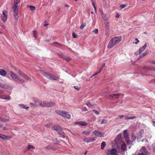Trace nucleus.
Wrapping results in <instances>:
<instances>
[{
  "mask_svg": "<svg viewBox=\"0 0 155 155\" xmlns=\"http://www.w3.org/2000/svg\"><path fill=\"white\" fill-rule=\"evenodd\" d=\"M121 37L120 36H117L112 38L109 42L107 48L110 49L116 44L118 43L121 40Z\"/></svg>",
  "mask_w": 155,
  "mask_h": 155,
  "instance_id": "1",
  "label": "nucleus"
},
{
  "mask_svg": "<svg viewBox=\"0 0 155 155\" xmlns=\"http://www.w3.org/2000/svg\"><path fill=\"white\" fill-rule=\"evenodd\" d=\"M41 73L44 76L51 80L60 81V78L51 74H49L44 71H41Z\"/></svg>",
  "mask_w": 155,
  "mask_h": 155,
  "instance_id": "2",
  "label": "nucleus"
},
{
  "mask_svg": "<svg viewBox=\"0 0 155 155\" xmlns=\"http://www.w3.org/2000/svg\"><path fill=\"white\" fill-rule=\"evenodd\" d=\"M55 112L57 114L68 119H69L71 118V115L68 112L58 110H56Z\"/></svg>",
  "mask_w": 155,
  "mask_h": 155,
  "instance_id": "3",
  "label": "nucleus"
},
{
  "mask_svg": "<svg viewBox=\"0 0 155 155\" xmlns=\"http://www.w3.org/2000/svg\"><path fill=\"white\" fill-rule=\"evenodd\" d=\"M53 130L57 131L60 137L64 138H65V136L64 133L63 131L59 125L54 126L52 127Z\"/></svg>",
  "mask_w": 155,
  "mask_h": 155,
  "instance_id": "4",
  "label": "nucleus"
},
{
  "mask_svg": "<svg viewBox=\"0 0 155 155\" xmlns=\"http://www.w3.org/2000/svg\"><path fill=\"white\" fill-rule=\"evenodd\" d=\"M19 6L18 5H14L13 7L14 12V17L15 20H17L18 19V13L19 12Z\"/></svg>",
  "mask_w": 155,
  "mask_h": 155,
  "instance_id": "5",
  "label": "nucleus"
},
{
  "mask_svg": "<svg viewBox=\"0 0 155 155\" xmlns=\"http://www.w3.org/2000/svg\"><path fill=\"white\" fill-rule=\"evenodd\" d=\"M10 76L14 81H19L20 83H22L25 82L23 80L20 79L18 75L12 72H11Z\"/></svg>",
  "mask_w": 155,
  "mask_h": 155,
  "instance_id": "6",
  "label": "nucleus"
},
{
  "mask_svg": "<svg viewBox=\"0 0 155 155\" xmlns=\"http://www.w3.org/2000/svg\"><path fill=\"white\" fill-rule=\"evenodd\" d=\"M107 155H118L117 150L115 149H107L106 151Z\"/></svg>",
  "mask_w": 155,
  "mask_h": 155,
  "instance_id": "7",
  "label": "nucleus"
},
{
  "mask_svg": "<svg viewBox=\"0 0 155 155\" xmlns=\"http://www.w3.org/2000/svg\"><path fill=\"white\" fill-rule=\"evenodd\" d=\"M7 11L4 10L2 12V15H1V18L3 22H5L7 21Z\"/></svg>",
  "mask_w": 155,
  "mask_h": 155,
  "instance_id": "8",
  "label": "nucleus"
},
{
  "mask_svg": "<svg viewBox=\"0 0 155 155\" xmlns=\"http://www.w3.org/2000/svg\"><path fill=\"white\" fill-rule=\"evenodd\" d=\"M93 133L95 136L98 137H103L104 135L102 132L97 130H94Z\"/></svg>",
  "mask_w": 155,
  "mask_h": 155,
  "instance_id": "9",
  "label": "nucleus"
},
{
  "mask_svg": "<svg viewBox=\"0 0 155 155\" xmlns=\"http://www.w3.org/2000/svg\"><path fill=\"white\" fill-rule=\"evenodd\" d=\"M0 87L8 90H12L13 87L11 85L4 84L2 83H0Z\"/></svg>",
  "mask_w": 155,
  "mask_h": 155,
  "instance_id": "10",
  "label": "nucleus"
},
{
  "mask_svg": "<svg viewBox=\"0 0 155 155\" xmlns=\"http://www.w3.org/2000/svg\"><path fill=\"white\" fill-rule=\"evenodd\" d=\"M95 139L94 138L91 137H87L84 139L83 141L87 143H89L94 141Z\"/></svg>",
  "mask_w": 155,
  "mask_h": 155,
  "instance_id": "11",
  "label": "nucleus"
},
{
  "mask_svg": "<svg viewBox=\"0 0 155 155\" xmlns=\"http://www.w3.org/2000/svg\"><path fill=\"white\" fill-rule=\"evenodd\" d=\"M44 107H52L55 105V103L52 102H47L45 101Z\"/></svg>",
  "mask_w": 155,
  "mask_h": 155,
  "instance_id": "12",
  "label": "nucleus"
},
{
  "mask_svg": "<svg viewBox=\"0 0 155 155\" xmlns=\"http://www.w3.org/2000/svg\"><path fill=\"white\" fill-rule=\"evenodd\" d=\"M143 133L144 131L143 129L140 130L138 132H137V136L138 140V139H140L142 137Z\"/></svg>",
  "mask_w": 155,
  "mask_h": 155,
  "instance_id": "13",
  "label": "nucleus"
},
{
  "mask_svg": "<svg viewBox=\"0 0 155 155\" xmlns=\"http://www.w3.org/2000/svg\"><path fill=\"white\" fill-rule=\"evenodd\" d=\"M120 95V94H112L111 95H109L108 96H107V97H111L113 98H118L119 97Z\"/></svg>",
  "mask_w": 155,
  "mask_h": 155,
  "instance_id": "14",
  "label": "nucleus"
},
{
  "mask_svg": "<svg viewBox=\"0 0 155 155\" xmlns=\"http://www.w3.org/2000/svg\"><path fill=\"white\" fill-rule=\"evenodd\" d=\"M147 46V44L146 43L144 44V45L143 46L140 48L139 50V52L140 54L146 48Z\"/></svg>",
  "mask_w": 155,
  "mask_h": 155,
  "instance_id": "15",
  "label": "nucleus"
},
{
  "mask_svg": "<svg viewBox=\"0 0 155 155\" xmlns=\"http://www.w3.org/2000/svg\"><path fill=\"white\" fill-rule=\"evenodd\" d=\"M0 137L3 139L7 140L10 139L11 137L0 134Z\"/></svg>",
  "mask_w": 155,
  "mask_h": 155,
  "instance_id": "16",
  "label": "nucleus"
},
{
  "mask_svg": "<svg viewBox=\"0 0 155 155\" xmlns=\"http://www.w3.org/2000/svg\"><path fill=\"white\" fill-rule=\"evenodd\" d=\"M35 102L37 103V105H39L41 106L44 107V103L45 101L42 102L40 100H37L35 101Z\"/></svg>",
  "mask_w": 155,
  "mask_h": 155,
  "instance_id": "17",
  "label": "nucleus"
},
{
  "mask_svg": "<svg viewBox=\"0 0 155 155\" xmlns=\"http://www.w3.org/2000/svg\"><path fill=\"white\" fill-rule=\"evenodd\" d=\"M46 149L48 150H55L57 149V148L56 147H55L54 146L48 145L46 147Z\"/></svg>",
  "mask_w": 155,
  "mask_h": 155,
  "instance_id": "18",
  "label": "nucleus"
},
{
  "mask_svg": "<svg viewBox=\"0 0 155 155\" xmlns=\"http://www.w3.org/2000/svg\"><path fill=\"white\" fill-rule=\"evenodd\" d=\"M18 74L19 75H20L21 76L23 77L26 78L28 80H31V79L30 78H28L25 74L24 73H22L21 71H19L18 72Z\"/></svg>",
  "mask_w": 155,
  "mask_h": 155,
  "instance_id": "19",
  "label": "nucleus"
},
{
  "mask_svg": "<svg viewBox=\"0 0 155 155\" xmlns=\"http://www.w3.org/2000/svg\"><path fill=\"white\" fill-rule=\"evenodd\" d=\"M18 106L21 109H27L29 108L28 107L26 106L25 104H19L18 105Z\"/></svg>",
  "mask_w": 155,
  "mask_h": 155,
  "instance_id": "20",
  "label": "nucleus"
},
{
  "mask_svg": "<svg viewBox=\"0 0 155 155\" xmlns=\"http://www.w3.org/2000/svg\"><path fill=\"white\" fill-rule=\"evenodd\" d=\"M76 123L82 126H85L87 124V123L85 121L77 122Z\"/></svg>",
  "mask_w": 155,
  "mask_h": 155,
  "instance_id": "21",
  "label": "nucleus"
},
{
  "mask_svg": "<svg viewBox=\"0 0 155 155\" xmlns=\"http://www.w3.org/2000/svg\"><path fill=\"white\" fill-rule=\"evenodd\" d=\"M0 98L5 100H10V97L9 96H5L4 95H0Z\"/></svg>",
  "mask_w": 155,
  "mask_h": 155,
  "instance_id": "22",
  "label": "nucleus"
},
{
  "mask_svg": "<svg viewBox=\"0 0 155 155\" xmlns=\"http://www.w3.org/2000/svg\"><path fill=\"white\" fill-rule=\"evenodd\" d=\"M61 57L68 62L70 61L71 59L70 58L66 56L63 55Z\"/></svg>",
  "mask_w": 155,
  "mask_h": 155,
  "instance_id": "23",
  "label": "nucleus"
},
{
  "mask_svg": "<svg viewBox=\"0 0 155 155\" xmlns=\"http://www.w3.org/2000/svg\"><path fill=\"white\" fill-rule=\"evenodd\" d=\"M140 151L141 152H143L146 154L147 153V151L146 148L144 147H142L140 149Z\"/></svg>",
  "mask_w": 155,
  "mask_h": 155,
  "instance_id": "24",
  "label": "nucleus"
},
{
  "mask_svg": "<svg viewBox=\"0 0 155 155\" xmlns=\"http://www.w3.org/2000/svg\"><path fill=\"white\" fill-rule=\"evenodd\" d=\"M35 149V147L34 146L31 145H29L26 150V151L31 149Z\"/></svg>",
  "mask_w": 155,
  "mask_h": 155,
  "instance_id": "25",
  "label": "nucleus"
},
{
  "mask_svg": "<svg viewBox=\"0 0 155 155\" xmlns=\"http://www.w3.org/2000/svg\"><path fill=\"white\" fill-rule=\"evenodd\" d=\"M121 149L123 151H125L126 149V146L124 143H123L121 146Z\"/></svg>",
  "mask_w": 155,
  "mask_h": 155,
  "instance_id": "26",
  "label": "nucleus"
},
{
  "mask_svg": "<svg viewBox=\"0 0 155 155\" xmlns=\"http://www.w3.org/2000/svg\"><path fill=\"white\" fill-rule=\"evenodd\" d=\"M6 72L5 70H2L0 71V74L2 76H5L6 75Z\"/></svg>",
  "mask_w": 155,
  "mask_h": 155,
  "instance_id": "27",
  "label": "nucleus"
},
{
  "mask_svg": "<svg viewBox=\"0 0 155 155\" xmlns=\"http://www.w3.org/2000/svg\"><path fill=\"white\" fill-rule=\"evenodd\" d=\"M90 131H84L82 132V134L84 135L88 136L89 135Z\"/></svg>",
  "mask_w": 155,
  "mask_h": 155,
  "instance_id": "28",
  "label": "nucleus"
},
{
  "mask_svg": "<svg viewBox=\"0 0 155 155\" xmlns=\"http://www.w3.org/2000/svg\"><path fill=\"white\" fill-rule=\"evenodd\" d=\"M131 136L132 139L133 140V141H134V140H135L136 137L134 133H132Z\"/></svg>",
  "mask_w": 155,
  "mask_h": 155,
  "instance_id": "29",
  "label": "nucleus"
},
{
  "mask_svg": "<svg viewBox=\"0 0 155 155\" xmlns=\"http://www.w3.org/2000/svg\"><path fill=\"white\" fill-rule=\"evenodd\" d=\"M106 146V143L105 142H102L101 144V149L102 150H103L104 149V147H105Z\"/></svg>",
  "mask_w": 155,
  "mask_h": 155,
  "instance_id": "30",
  "label": "nucleus"
},
{
  "mask_svg": "<svg viewBox=\"0 0 155 155\" xmlns=\"http://www.w3.org/2000/svg\"><path fill=\"white\" fill-rule=\"evenodd\" d=\"M102 71V69L101 68H100L98 71H97L96 73H95L94 75H93L92 76H94L98 74H99Z\"/></svg>",
  "mask_w": 155,
  "mask_h": 155,
  "instance_id": "31",
  "label": "nucleus"
},
{
  "mask_svg": "<svg viewBox=\"0 0 155 155\" xmlns=\"http://www.w3.org/2000/svg\"><path fill=\"white\" fill-rule=\"evenodd\" d=\"M126 141L128 145H132V144L133 143V141H130L128 139L127 140H126Z\"/></svg>",
  "mask_w": 155,
  "mask_h": 155,
  "instance_id": "32",
  "label": "nucleus"
},
{
  "mask_svg": "<svg viewBox=\"0 0 155 155\" xmlns=\"http://www.w3.org/2000/svg\"><path fill=\"white\" fill-rule=\"evenodd\" d=\"M28 7L30 8V9L31 11H34L35 9V6L30 5Z\"/></svg>",
  "mask_w": 155,
  "mask_h": 155,
  "instance_id": "33",
  "label": "nucleus"
},
{
  "mask_svg": "<svg viewBox=\"0 0 155 155\" xmlns=\"http://www.w3.org/2000/svg\"><path fill=\"white\" fill-rule=\"evenodd\" d=\"M124 118H125V119L126 120L132 119L135 118V117H128L127 116H125Z\"/></svg>",
  "mask_w": 155,
  "mask_h": 155,
  "instance_id": "34",
  "label": "nucleus"
},
{
  "mask_svg": "<svg viewBox=\"0 0 155 155\" xmlns=\"http://www.w3.org/2000/svg\"><path fill=\"white\" fill-rule=\"evenodd\" d=\"M20 0H14V5H18L19 3Z\"/></svg>",
  "mask_w": 155,
  "mask_h": 155,
  "instance_id": "35",
  "label": "nucleus"
},
{
  "mask_svg": "<svg viewBox=\"0 0 155 155\" xmlns=\"http://www.w3.org/2000/svg\"><path fill=\"white\" fill-rule=\"evenodd\" d=\"M124 135L125 140H127L129 139V137L128 134H124Z\"/></svg>",
  "mask_w": 155,
  "mask_h": 155,
  "instance_id": "36",
  "label": "nucleus"
},
{
  "mask_svg": "<svg viewBox=\"0 0 155 155\" xmlns=\"http://www.w3.org/2000/svg\"><path fill=\"white\" fill-rule=\"evenodd\" d=\"M86 25V23H83L80 26V28L82 29L84 28L85 27V26Z\"/></svg>",
  "mask_w": 155,
  "mask_h": 155,
  "instance_id": "37",
  "label": "nucleus"
},
{
  "mask_svg": "<svg viewBox=\"0 0 155 155\" xmlns=\"http://www.w3.org/2000/svg\"><path fill=\"white\" fill-rule=\"evenodd\" d=\"M148 53V51H146L143 52L142 54V56L144 57L146 56Z\"/></svg>",
  "mask_w": 155,
  "mask_h": 155,
  "instance_id": "38",
  "label": "nucleus"
},
{
  "mask_svg": "<svg viewBox=\"0 0 155 155\" xmlns=\"http://www.w3.org/2000/svg\"><path fill=\"white\" fill-rule=\"evenodd\" d=\"M135 40L136 41L133 42V43L134 44L136 45H137V43L139 42V41L137 38L135 39Z\"/></svg>",
  "mask_w": 155,
  "mask_h": 155,
  "instance_id": "39",
  "label": "nucleus"
},
{
  "mask_svg": "<svg viewBox=\"0 0 155 155\" xmlns=\"http://www.w3.org/2000/svg\"><path fill=\"white\" fill-rule=\"evenodd\" d=\"M104 23L105 24V26L106 28H108V27H109V23L108 22L106 21V22H105Z\"/></svg>",
  "mask_w": 155,
  "mask_h": 155,
  "instance_id": "40",
  "label": "nucleus"
},
{
  "mask_svg": "<svg viewBox=\"0 0 155 155\" xmlns=\"http://www.w3.org/2000/svg\"><path fill=\"white\" fill-rule=\"evenodd\" d=\"M107 120L105 119H102V122L101 123V124H105L106 123Z\"/></svg>",
  "mask_w": 155,
  "mask_h": 155,
  "instance_id": "41",
  "label": "nucleus"
},
{
  "mask_svg": "<svg viewBox=\"0 0 155 155\" xmlns=\"http://www.w3.org/2000/svg\"><path fill=\"white\" fill-rule=\"evenodd\" d=\"M98 29H97V28H96L95 29L94 31H93V32L95 33V34H97L98 33Z\"/></svg>",
  "mask_w": 155,
  "mask_h": 155,
  "instance_id": "42",
  "label": "nucleus"
},
{
  "mask_svg": "<svg viewBox=\"0 0 155 155\" xmlns=\"http://www.w3.org/2000/svg\"><path fill=\"white\" fill-rule=\"evenodd\" d=\"M33 34L35 38H37V32L35 31H33Z\"/></svg>",
  "mask_w": 155,
  "mask_h": 155,
  "instance_id": "43",
  "label": "nucleus"
},
{
  "mask_svg": "<svg viewBox=\"0 0 155 155\" xmlns=\"http://www.w3.org/2000/svg\"><path fill=\"white\" fill-rule=\"evenodd\" d=\"M74 88L77 90H79L80 89V87L78 86H74Z\"/></svg>",
  "mask_w": 155,
  "mask_h": 155,
  "instance_id": "44",
  "label": "nucleus"
},
{
  "mask_svg": "<svg viewBox=\"0 0 155 155\" xmlns=\"http://www.w3.org/2000/svg\"><path fill=\"white\" fill-rule=\"evenodd\" d=\"M0 120H1L4 122H7L8 121V120H5L3 118H2L1 117H0Z\"/></svg>",
  "mask_w": 155,
  "mask_h": 155,
  "instance_id": "45",
  "label": "nucleus"
},
{
  "mask_svg": "<svg viewBox=\"0 0 155 155\" xmlns=\"http://www.w3.org/2000/svg\"><path fill=\"white\" fill-rule=\"evenodd\" d=\"M72 35L74 38H76L77 37V35L74 33H73L72 34Z\"/></svg>",
  "mask_w": 155,
  "mask_h": 155,
  "instance_id": "46",
  "label": "nucleus"
},
{
  "mask_svg": "<svg viewBox=\"0 0 155 155\" xmlns=\"http://www.w3.org/2000/svg\"><path fill=\"white\" fill-rule=\"evenodd\" d=\"M87 106L89 107H91L92 106V104H91L89 102L87 104Z\"/></svg>",
  "mask_w": 155,
  "mask_h": 155,
  "instance_id": "47",
  "label": "nucleus"
},
{
  "mask_svg": "<svg viewBox=\"0 0 155 155\" xmlns=\"http://www.w3.org/2000/svg\"><path fill=\"white\" fill-rule=\"evenodd\" d=\"M93 111L96 114H99L98 111L96 110H93Z\"/></svg>",
  "mask_w": 155,
  "mask_h": 155,
  "instance_id": "48",
  "label": "nucleus"
},
{
  "mask_svg": "<svg viewBox=\"0 0 155 155\" xmlns=\"http://www.w3.org/2000/svg\"><path fill=\"white\" fill-rule=\"evenodd\" d=\"M152 122L153 126L155 127V117L153 119Z\"/></svg>",
  "mask_w": 155,
  "mask_h": 155,
  "instance_id": "49",
  "label": "nucleus"
},
{
  "mask_svg": "<svg viewBox=\"0 0 155 155\" xmlns=\"http://www.w3.org/2000/svg\"><path fill=\"white\" fill-rule=\"evenodd\" d=\"M126 5H121L120 6V7L122 8H124L126 7Z\"/></svg>",
  "mask_w": 155,
  "mask_h": 155,
  "instance_id": "50",
  "label": "nucleus"
},
{
  "mask_svg": "<svg viewBox=\"0 0 155 155\" xmlns=\"http://www.w3.org/2000/svg\"><path fill=\"white\" fill-rule=\"evenodd\" d=\"M152 147L153 150L155 151V143H154L152 144Z\"/></svg>",
  "mask_w": 155,
  "mask_h": 155,
  "instance_id": "51",
  "label": "nucleus"
},
{
  "mask_svg": "<svg viewBox=\"0 0 155 155\" xmlns=\"http://www.w3.org/2000/svg\"><path fill=\"white\" fill-rule=\"evenodd\" d=\"M82 110L83 111H86L87 110L85 107H84L82 108Z\"/></svg>",
  "mask_w": 155,
  "mask_h": 155,
  "instance_id": "52",
  "label": "nucleus"
},
{
  "mask_svg": "<svg viewBox=\"0 0 155 155\" xmlns=\"http://www.w3.org/2000/svg\"><path fill=\"white\" fill-rule=\"evenodd\" d=\"M45 126L47 127H49L51 126V124H46Z\"/></svg>",
  "mask_w": 155,
  "mask_h": 155,
  "instance_id": "53",
  "label": "nucleus"
},
{
  "mask_svg": "<svg viewBox=\"0 0 155 155\" xmlns=\"http://www.w3.org/2000/svg\"><path fill=\"white\" fill-rule=\"evenodd\" d=\"M142 142H148V140L146 139H144L141 141Z\"/></svg>",
  "mask_w": 155,
  "mask_h": 155,
  "instance_id": "54",
  "label": "nucleus"
},
{
  "mask_svg": "<svg viewBox=\"0 0 155 155\" xmlns=\"http://www.w3.org/2000/svg\"><path fill=\"white\" fill-rule=\"evenodd\" d=\"M2 129L4 130H8V128L7 127L5 126L3 127Z\"/></svg>",
  "mask_w": 155,
  "mask_h": 155,
  "instance_id": "55",
  "label": "nucleus"
},
{
  "mask_svg": "<svg viewBox=\"0 0 155 155\" xmlns=\"http://www.w3.org/2000/svg\"><path fill=\"white\" fill-rule=\"evenodd\" d=\"M143 57V56H142V55H141L140 56L137 58V60H139L140 59H141V58H142Z\"/></svg>",
  "mask_w": 155,
  "mask_h": 155,
  "instance_id": "56",
  "label": "nucleus"
},
{
  "mask_svg": "<svg viewBox=\"0 0 155 155\" xmlns=\"http://www.w3.org/2000/svg\"><path fill=\"white\" fill-rule=\"evenodd\" d=\"M124 134H127V130H125L123 132Z\"/></svg>",
  "mask_w": 155,
  "mask_h": 155,
  "instance_id": "57",
  "label": "nucleus"
},
{
  "mask_svg": "<svg viewBox=\"0 0 155 155\" xmlns=\"http://www.w3.org/2000/svg\"><path fill=\"white\" fill-rule=\"evenodd\" d=\"M124 117V116L122 115H119V117L120 118H122Z\"/></svg>",
  "mask_w": 155,
  "mask_h": 155,
  "instance_id": "58",
  "label": "nucleus"
},
{
  "mask_svg": "<svg viewBox=\"0 0 155 155\" xmlns=\"http://www.w3.org/2000/svg\"><path fill=\"white\" fill-rule=\"evenodd\" d=\"M151 62L153 64L155 65V61H152Z\"/></svg>",
  "mask_w": 155,
  "mask_h": 155,
  "instance_id": "59",
  "label": "nucleus"
},
{
  "mask_svg": "<svg viewBox=\"0 0 155 155\" xmlns=\"http://www.w3.org/2000/svg\"><path fill=\"white\" fill-rule=\"evenodd\" d=\"M92 3L94 8V7H96L94 2H93Z\"/></svg>",
  "mask_w": 155,
  "mask_h": 155,
  "instance_id": "60",
  "label": "nucleus"
},
{
  "mask_svg": "<svg viewBox=\"0 0 155 155\" xmlns=\"http://www.w3.org/2000/svg\"><path fill=\"white\" fill-rule=\"evenodd\" d=\"M119 14H117L116 15V17L117 18H119Z\"/></svg>",
  "mask_w": 155,
  "mask_h": 155,
  "instance_id": "61",
  "label": "nucleus"
},
{
  "mask_svg": "<svg viewBox=\"0 0 155 155\" xmlns=\"http://www.w3.org/2000/svg\"><path fill=\"white\" fill-rule=\"evenodd\" d=\"M117 137L118 138H120L121 137V135L120 134H118V135Z\"/></svg>",
  "mask_w": 155,
  "mask_h": 155,
  "instance_id": "62",
  "label": "nucleus"
},
{
  "mask_svg": "<svg viewBox=\"0 0 155 155\" xmlns=\"http://www.w3.org/2000/svg\"><path fill=\"white\" fill-rule=\"evenodd\" d=\"M138 155H145L143 153H139Z\"/></svg>",
  "mask_w": 155,
  "mask_h": 155,
  "instance_id": "63",
  "label": "nucleus"
},
{
  "mask_svg": "<svg viewBox=\"0 0 155 155\" xmlns=\"http://www.w3.org/2000/svg\"><path fill=\"white\" fill-rule=\"evenodd\" d=\"M94 9L95 12L96 13L97 12V9H96V7H94Z\"/></svg>",
  "mask_w": 155,
  "mask_h": 155,
  "instance_id": "64",
  "label": "nucleus"
}]
</instances>
